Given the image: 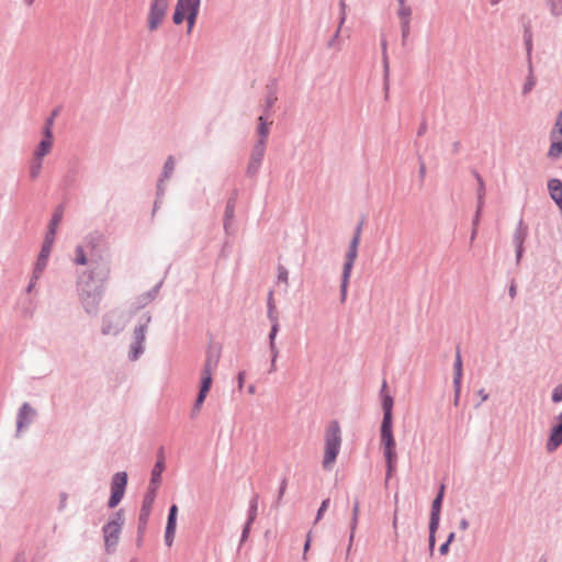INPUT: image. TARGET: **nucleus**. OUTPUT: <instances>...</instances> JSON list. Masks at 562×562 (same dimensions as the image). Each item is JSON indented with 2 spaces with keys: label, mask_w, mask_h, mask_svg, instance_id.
<instances>
[{
  "label": "nucleus",
  "mask_w": 562,
  "mask_h": 562,
  "mask_svg": "<svg viewBox=\"0 0 562 562\" xmlns=\"http://www.w3.org/2000/svg\"><path fill=\"white\" fill-rule=\"evenodd\" d=\"M255 391H256V389H255V386H254V385H250V386L248 387V392H249L250 394H254V393H255Z\"/></svg>",
  "instance_id": "69168bd1"
},
{
  "label": "nucleus",
  "mask_w": 562,
  "mask_h": 562,
  "mask_svg": "<svg viewBox=\"0 0 562 562\" xmlns=\"http://www.w3.org/2000/svg\"><path fill=\"white\" fill-rule=\"evenodd\" d=\"M99 240H101V236H99V235H91V236H90V238H89V243H90L92 246H94V241L97 243V241H99Z\"/></svg>",
  "instance_id": "864d4df0"
},
{
  "label": "nucleus",
  "mask_w": 562,
  "mask_h": 562,
  "mask_svg": "<svg viewBox=\"0 0 562 562\" xmlns=\"http://www.w3.org/2000/svg\"><path fill=\"white\" fill-rule=\"evenodd\" d=\"M550 136H560L562 137V111L559 113L554 127L552 128Z\"/></svg>",
  "instance_id": "c756f323"
},
{
  "label": "nucleus",
  "mask_w": 562,
  "mask_h": 562,
  "mask_svg": "<svg viewBox=\"0 0 562 562\" xmlns=\"http://www.w3.org/2000/svg\"><path fill=\"white\" fill-rule=\"evenodd\" d=\"M109 273H110V269H109V267H106V268L104 269V279H106V278H108Z\"/></svg>",
  "instance_id": "774afa93"
},
{
  "label": "nucleus",
  "mask_w": 562,
  "mask_h": 562,
  "mask_svg": "<svg viewBox=\"0 0 562 562\" xmlns=\"http://www.w3.org/2000/svg\"><path fill=\"white\" fill-rule=\"evenodd\" d=\"M328 503H329V501H328V499H326V501H324V502L322 503V506H321V508L318 509L317 519H319V518H321V516L323 515L324 510L327 508Z\"/></svg>",
  "instance_id": "de8ad7c7"
},
{
  "label": "nucleus",
  "mask_w": 562,
  "mask_h": 562,
  "mask_svg": "<svg viewBox=\"0 0 562 562\" xmlns=\"http://www.w3.org/2000/svg\"><path fill=\"white\" fill-rule=\"evenodd\" d=\"M449 546L447 542H443L440 548H439V552L440 554L445 555L449 552Z\"/></svg>",
  "instance_id": "8fccbe9b"
},
{
  "label": "nucleus",
  "mask_w": 562,
  "mask_h": 562,
  "mask_svg": "<svg viewBox=\"0 0 562 562\" xmlns=\"http://www.w3.org/2000/svg\"><path fill=\"white\" fill-rule=\"evenodd\" d=\"M52 125H53V119H49L44 128V137L34 151V157L37 160H42L43 157H45L52 150V147H53Z\"/></svg>",
  "instance_id": "6e6552de"
},
{
  "label": "nucleus",
  "mask_w": 562,
  "mask_h": 562,
  "mask_svg": "<svg viewBox=\"0 0 562 562\" xmlns=\"http://www.w3.org/2000/svg\"><path fill=\"white\" fill-rule=\"evenodd\" d=\"M351 268V252L347 254V260L344 266V277L341 283V301L345 302L347 300V291H348V276L349 269Z\"/></svg>",
  "instance_id": "6ab92c4d"
},
{
  "label": "nucleus",
  "mask_w": 562,
  "mask_h": 562,
  "mask_svg": "<svg viewBox=\"0 0 562 562\" xmlns=\"http://www.w3.org/2000/svg\"><path fill=\"white\" fill-rule=\"evenodd\" d=\"M548 190L552 200L562 195V181L553 178L548 181Z\"/></svg>",
  "instance_id": "412c9836"
},
{
  "label": "nucleus",
  "mask_w": 562,
  "mask_h": 562,
  "mask_svg": "<svg viewBox=\"0 0 562 562\" xmlns=\"http://www.w3.org/2000/svg\"><path fill=\"white\" fill-rule=\"evenodd\" d=\"M459 528L461 530H467L469 528V521L465 518H462L459 524Z\"/></svg>",
  "instance_id": "3c124183"
},
{
  "label": "nucleus",
  "mask_w": 562,
  "mask_h": 562,
  "mask_svg": "<svg viewBox=\"0 0 562 562\" xmlns=\"http://www.w3.org/2000/svg\"><path fill=\"white\" fill-rule=\"evenodd\" d=\"M551 400L553 403L562 402V383L553 389Z\"/></svg>",
  "instance_id": "72a5a7b5"
},
{
  "label": "nucleus",
  "mask_w": 562,
  "mask_h": 562,
  "mask_svg": "<svg viewBox=\"0 0 562 562\" xmlns=\"http://www.w3.org/2000/svg\"><path fill=\"white\" fill-rule=\"evenodd\" d=\"M427 132V122L426 120H423L418 130H417V136H423Z\"/></svg>",
  "instance_id": "c03bdc74"
},
{
  "label": "nucleus",
  "mask_w": 562,
  "mask_h": 562,
  "mask_svg": "<svg viewBox=\"0 0 562 562\" xmlns=\"http://www.w3.org/2000/svg\"><path fill=\"white\" fill-rule=\"evenodd\" d=\"M123 524V514L117 512L113 518L103 527L104 541L108 550H111L116 546Z\"/></svg>",
  "instance_id": "39448f33"
},
{
  "label": "nucleus",
  "mask_w": 562,
  "mask_h": 562,
  "mask_svg": "<svg viewBox=\"0 0 562 562\" xmlns=\"http://www.w3.org/2000/svg\"><path fill=\"white\" fill-rule=\"evenodd\" d=\"M418 176H419L420 182H423L425 179V176H426V165L422 157H419Z\"/></svg>",
  "instance_id": "ea45409f"
},
{
  "label": "nucleus",
  "mask_w": 562,
  "mask_h": 562,
  "mask_svg": "<svg viewBox=\"0 0 562 562\" xmlns=\"http://www.w3.org/2000/svg\"><path fill=\"white\" fill-rule=\"evenodd\" d=\"M546 2L553 16L562 15V0H546Z\"/></svg>",
  "instance_id": "a878e982"
},
{
  "label": "nucleus",
  "mask_w": 562,
  "mask_h": 562,
  "mask_svg": "<svg viewBox=\"0 0 562 562\" xmlns=\"http://www.w3.org/2000/svg\"><path fill=\"white\" fill-rule=\"evenodd\" d=\"M213 376L211 375H201V385L200 391L198 394V397L195 400V403L193 405L192 414L195 416L200 413L201 407L210 392V389L212 386Z\"/></svg>",
  "instance_id": "f8f14e48"
},
{
  "label": "nucleus",
  "mask_w": 562,
  "mask_h": 562,
  "mask_svg": "<svg viewBox=\"0 0 562 562\" xmlns=\"http://www.w3.org/2000/svg\"><path fill=\"white\" fill-rule=\"evenodd\" d=\"M445 495V485L441 484L438 494L432 501L429 520V549L432 552L436 542V531L439 527L441 506Z\"/></svg>",
  "instance_id": "20e7f679"
},
{
  "label": "nucleus",
  "mask_w": 562,
  "mask_h": 562,
  "mask_svg": "<svg viewBox=\"0 0 562 562\" xmlns=\"http://www.w3.org/2000/svg\"><path fill=\"white\" fill-rule=\"evenodd\" d=\"M508 294L512 299H515L517 295V284L515 280H512L509 288H508Z\"/></svg>",
  "instance_id": "79ce46f5"
},
{
  "label": "nucleus",
  "mask_w": 562,
  "mask_h": 562,
  "mask_svg": "<svg viewBox=\"0 0 562 562\" xmlns=\"http://www.w3.org/2000/svg\"><path fill=\"white\" fill-rule=\"evenodd\" d=\"M278 279L283 282H286L288 281V271L285 269L281 268L279 270Z\"/></svg>",
  "instance_id": "49530a36"
},
{
  "label": "nucleus",
  "mask_w": 562,
  "mask_h": 562,
  "mask_svg": "<svg viewBox=\"0 0 562 562\" xmlns=\"http://www.w3.org/2000/svg\"><path fill=\"white\" fill-rule=\"evenodd\" d=\"M75 262L77 265H81V266H85L88 262L87 257H86L85 251H83V248L81 246H78L76 248Z\"/></svg>",
  "instance_id": "7c9ffc66"
},
{
  "label": "nucleus",
  "mask_w": 562,
  "mask_h": 562,
  "mask_svg": "<svg viewBox=\"0 0 562 562\" xmlns=\"http://www.w3.org/2000/svg\"><path fill=\"white\" fill-rule=\"evenodd\" d=\"M34 416L35 411L29 404H24L20 409L18 430H21L24 426L29 425Z\"/></svg>",
  "instance_id": "f3484780"
},
{
  "label": "nucleus",
  "mask_w": 562,
  "mask_h": 562,
  "mask_svg": "<svg viewBox=\"0 0 562 562\" xmlns=\"http://www.w3.org/2000/svg\"><path fill=\"white\" fill-rule=\"evenodd\" d=\"M168 8V0H153L148 14V29L156 30L162 22Z\"/></svg>",
  "instance_id": "0eeeda50"
},
{
  "label": "nucleus",
  "mask_w": 562,
  "mask_h": 562,
  "mask_svg": "<svg viewBox=\"0 0 562 562\" xmlns=\"http://www.w3.org/2000/svg\"><path fill=\"white\" fill-rule=\"evenodd\" d=\"M398 3L397 16L400 21H411L412 8L406 4V0Z\"/></svg>",
  "instance_id": "b1692460"
},
{
  "label": "nucleus",
  "mask_w": 562,
  "mask_h": 562,
  "mask_svg": "<svg viewBox=\"0 0 562 562\" xmlns=\"http://www.w3.org/2000/svg\"><path fill=\"white\" fill-rule=\"evenodd\" d=\"M557 423L552 426L546 443L548 452L555 451L562 445V412L555 417Z\"/></svg>",
  "instance_id": "9d476101"
},
{
  "label": "nucleus",
  "mask_w": 562,
  "mask_h": 562,
  "mask_svg": "<svg viewBox=\"0 0 562 562\" xmlns=\"http://www.w3.org/2000/svg\"><path fill=\"white\" fill-rule=\"evenodd\" d=\"M536 86V77L533 75L532 64L528 65V76L522 87V94H528Z\"/></svg>",
  "instance_id": "5701e85b"
},
{
  "label": "nucleus",
  "mask_w": 562,
  "mask_h": 562,
  "mask_svg": "<svg viewBox=\"0 0 562 562\" xmlns=\"http://www.w3.org/2000/svg\"><path fill=\"white\" fill-rule=\"evenodd\" d=\"M551 145L548 151V157L550 159H558L562 155V137L560 136H550Z\"/></svg>",
  "instance_id": "a211bd4d"
},
{
  "label": "nucleus",
  "mask_w": 562,
  "mask_h": 562,
  "mask_svg": "<svg viewBox=\"0 0 562 562\" xmlns=\"http://www.w3.org/2000/svg\"><path fill=\"white\" fill-rule=\"evenodd\" d=\"M127 484L126 472H117L111 483V497L109 499V507H115L124 496L125 487Z\"/></svg>",
  "instance_id": "423d86ee"
},
{
  "label": "nucleus",
  "mask_w": 562,
  "mask_h": 562,
  "mask_svg": "<svg viewBox=\"0 0 562 562\" xmlns=\"http://www.w3.org/2000/svg\"><path fill=\"white\" fill-rule=\"evenodd\" d=\"M532 40V31L530 22L524 24V41Z\"/></svg>",
  "instance_id": "4c0bfd02"
},
{
  "label": "nucleus",
  "mask_w": 562,
  "mask_h": 562,
  "mask_svg": "<svg viewBox=\"0 0 562 562\" xmlns=\"http://www.w3.org/2000/svg\"><path fill=\"white\" fill-rule=\"evenodd\" d=\"M156 494H157L156 486H149L148 492L146 493V495L144 497L142 513H140V520H143L144 522H146V520L151 512V507L155 502Z\"/></svg>",
  "instance_id": "2eb2a0df"
},
{
  "label": "nucleus",
  "mask_w": 562,
  "mask_h": 562,
  "mask_svg": "<svg viewBox=\"0 0 562 562\" xmlns=\"http://www.w3.org/2000/svg\"><path fill=\"white\" fill-rule=\"evenodd\" d=\"M199 3L200 0H178L173 13V22L180 24L187 19L189 30H191L198 15Z\"/></svg>",
  "instance_id": "7ed1b4c3"
},
{
  "label": "nucleus",
  "mask_w": 562,
  "mask_h": 562,
  "mask_svg": "<svg viewBox=\"0 0 562 562\" xmlns=\"http://www.w3.org/2000/svg\"><path fill=\"white\" fill-rule=\"evenodd\" d=\"M258 121H259V125H258L259 142L255 146V157H254V160L256 162V167L261 161V158H262L263 153H265L266 139H267L268 134H269V123H267L265 121L263 116H259Z\"/></svg>",
  "instance_id": "1a4fd4ad"
},
{
  "label": "nucleus",
  "mask_w": 562,
  "mask_h": 562,
  "mask_svg": "<svg viewBox=\"0 0 562 562\" xmlns=\"http://www.w3.org/2000/svg\"><path fill=\"white\" fill-rule=\"evenodd\" d=\"M559 209L562 211V195L553 200Z\"/></svg>",
  "instance_id": "4d7b16f0"
},
{
  "label": "nucleus",
  "mask_w": 562,
  "mask_h": 562,
  "mask_svg": "<svg viewBox=\"0 0 562 562\" xmlns=\"http://www.w3.org/2000/svg\"><path fill=\"white\" fill-rule=\"evenodd\" d=\"M453 370H454L453 386L461 385V382H462V358H461L459 348L457 349Z\"/></svg>",
  "instance_id": "aec40b11"
},
{
  "label": "nucleus",
  "mask_w": 562,
  "mask_h": 562,
  "mask_svg": "<svg viewBox=\"0 0 562 562\" xmlns=\"http://www.w3.org/2000/svg\"><path fill=\"white\" fill-rule=\"evenodd\" d=\"M474 177L477 181V205L480 207H483L484 205V195H485V184H484V181L482 179V177L480 176V173H477L476 171L474 172Z\"/></svg>",
  "instance_id": "393cba45"
},
{
  "label": "nucleus",
  "mask_w": 562,
  "mask_h": 562,
  "mask_svg": "<svg viewBox=\"0 0 562 562\" xmlns=\"http://www.w3.org/2000/svg\"><path fill=\"white\" fill-rule=\"evenodd\" d=\"M176 530L175 529H167L165 533V542L168 547L172 546L173 538H175Z\"/></svg>",
  "instance_id": "c9c22d12"
},
{
  "label": "nucleus",
  "mask_w": 562,
  "mask_h": 562,
  "mask_svg": "<svg viewBox=\"0 0 562 562\" xmlns=\"http://www.w3.org/2000/svg\"><path fill=\"white\" fill-rule=\"evenodd\" d=\"M382 50H383V66H384V72H385V80H387V74H389V60L386 56V40H382ZM385 89H387V81H385Z\"/></svg>",
  "instance_id": "c85d7f7f"
},
{
  "label": "nucleus",
  "mask_w": 562,
  "mask_h": 562,
  "mask_svg": "<svg viewBox=\"0 0 562 562\" xmlns=\"http://www.w3.org/2000/svg\"><path fill=\"white\" fill-rule=\"evenodd\" d=\"M393 528L396 530L397 528V517L396 515L394 516V519H393Z\"/></svg>",
  "instance_id": "0e129e2a"
},
{
  "label": "nucleus",
  "mask_w": 562,
  "mask_h": 562,
  "mask_svg": "<svg viewBox=\"0 0 562 562\" xmlns=\"http://www.w3.org/2000/svg\"><path fill=\"white\" fill-rule=\"evenodd\" d=\"M136 336H137V338L144 339V331L142 328L136 330Z\"/></svg>",
  "instance_id": "052dcab7"
},
{
  "label": "nucleus",
  "mask_w": 562,
  "mask_h": 562,
  "mask_svg": "<svg viewBox=\"0 0 562 562\" xmlns=\"http://www.w3.org/2000/svg\"><path fill=\"white\" fill-rule=\"evenodd\" d=\"M358 504H353V526L357 521Z\"/></svg>",
  "instance_id": "6e6d98bb"
},
{
  "label": "nucleus",
  "mask_w": 562,
  "mask_h": 562,
  "mask_svg": "<svg viewBox=\"0 0 562 562\" xmlns=\"http://www.w3.org/2000/svg\"><path fill=\"white\" fill-rule=\"evenodd\" d=\"M482 209L483 207H480L479 205H476V212H475V215H474V218H473V222H472V227L477 228L479 223H480V217H481Z\"/></svg>",
  "instance_id": "a19ab883"
},
{
  "label": "nucleus",
  "mask_w": 562,
  "mask_h": 562,
  "mask_svg": "<svg viewBox=\"0 0 562 562\" xmlns=\"http://www.w3.org/2000/svg\"><path fill=\"white\" fill-rule=\"evenodd\" d=\"M524 43H525L526 53H527V61H528V65H530V64H532L531 63L532 40L524 41Z\"/></svg>",
  "instance_id": "58836bf2"
},
{
  "label": "nucleus",
  "mask_w": 562,
  "mask_h": 562,
  "mask_svg": "<svg viewBox=\"0 0 562 562\" xmlns=\"http://www.w3.org/2000/svg\"><path fill=\"white\" fill-rule=\"evenodd\" d=\"M502 0H490L492 5H497Z\"/></svg>",
  "instance_id": "338daca9"
},
{
  "label": "nucleus",
  "mask_w": 562,
  "mask_h": 562,
  "mask_svg": "<svg viewBox=\"0 0 562 562\" xmlns=\"http://www.w3.org/2000/svg\"><path fill=\"white\" fill-rule=\"evenodd\" d=\"M454 390V396H453V404L454 406L459 405L460 394H461V385L453 386Z\"/></svg>",
  "instance_id": "37998d69"
},
{
  "label": "nucleus",
  "mask_w": 562,
  "mask_h": 562,
  "mask_svg": "<svg viewBox=\"0 0 562 562\" xmlns=\"http://www.w3.org/2000/svg\"><path fill=\"white\" fill-rule=\"evenodd\" d=\"M453 539H454V532H451V533L448 536V538H447L446 542H447L448 544H450V543L453 541Z\"/></svg>",
  "instance_id": "bf43d9fd"
},
{
  "label": "nucleus",
  "mask_w": 562,
  "mask_h": 562,
  "mask_svg": "<svg viewBox=\"0 0 562 562\" xmlns=\"http://www.w3.org/2000/svg\"><path fill=\"white\" fill-rule=\"evenodd\" d=\"M273 314H274V306L272 304V293H270V295H269V317L273 322L271 333H270L271 349L273 351L271 370H274V368H276L274 363H276V358H277L278 351L276 350V347H274V338H276L278 329H279V324H278L277 317L273 316Z\"/></svg>",
  "instance_id": "4468645a"
},
{
  "label": "nucleus",
  "mask_w": 562,
  "mask_h": 562,
  "mask_svg": "<svg viewBox=\"0 0 562 562\" xmlns=\"http://www.w3.org/2000/svg\"><path fill=\"white\" fill-rule=\"evenodd\" d=\"M173 168H175V160L172 157H169L165 164V170H164V173H165V177H169L170 173L173 171Z\"/></svg>",
  "instance_id": "f704fd0d"
},
{
  "label": "nucleus",
  "mask_w": 562,
  "mask_h": 562,
  "mask_svg": "<svg viewBox=\"0 0 562 562\" xmlns=\"http://www.w3.org/2000/svg\"><path fill=\"white\" fill-rule=\"evenodd\" d=\"M477 395L481 397L482 402L488 398V394L484 391V389L479 390Z\"/></svg>",
  "instance_id": "603ef678"
},
{
  "label": "nucleus",
  "mask_w": 562,
  "mask_h": 562,
  "mask_svg": "<svg viewBox=\"0 0 562 562\" xmlns=\"http://www.w3.org/2000/svg\"><path fill=\"white\" fill-rule=\"evenodd\" d=\"M400 23L402 33V44L405 45L411 32V21H400Z\"/></svg>",
  "instance_id": "cd10ccee"
},
{
  "label": "nucleus",
  "mask_w": 562,
  "mask_h": 562,
  "mask_svg": "<svg viewBox=\"0 0 562 562\" xmlns=\"http://www.w3.org/2000/svg\"><path fill=\"white\" fill-rule=\"evenodd\" d=\"M528 235L527 227L524 225L522 220L519 221L515 233L513 235V243L516 248V262L517 265L520 262L522 254H524V243L526 240V237Z\"/></svg>",
  "instance_id": "9b49d317"
},
{
  "label": "nucleus",
  "mask_w": 562,
  "mask_h": 562,
  "mask_svg": "<svg viewBox=\"0 0 562 562\" xmlns=\"http://www.w3.org/2000/svg\"><path fill=\"white\" fill-rule=\"evenodd\" d=\"M363 222L361 221L360 224L357 226L356 232L353 233V260L357 257V247L360 239V231L362 227Z\"/></svg>",
  "instance_id": "473e14b6"
},
{
  "label": "nucleus",
  "mask_w": 562,
  "mask_h": 562,
  "mask_svg": "<svg viewBox=\"0 0 562 562\" xmlns=\"http://www.w3.org/2000/svg\"><path fill=\"white\" fill-rule=\"evenodd\" d=\"M340 429L336 422L328 425L325 434V453L323 459V468L331 469L340 449Z\"/></svg>",
  "instance_id": "f03ea898"
},
{
  "label": "nucleus",
  "mask_w": 562,
  "mask_h": 562,
  "mask_svg": "<svg viewBox=\"0 0 562 562\" xmlns=\"http://www.w3.org/2000/svg\"><path fill=\"white\" fill-rule=\"evenodd\" d=\"M476 234H477V228L472 227L471 240H473L475 238Z\"/></svg>",
  "instance_id": "e2e57ef3"
},
{
  "label": "nucleus",
  "mask_w": 562,
  "mask_h": 562,
  "mask_svg": "<svg viewBox=\"0 0 562 562\" xmlns=\"http://www.w3.org/2000/svg\"><path fill=\"white\" fill-rule=\"evenodd\" d=\"M164 471V460L159 459L151 471V480L149 486H158Z\"/></svg>",
  "instance_id": "4be33fe9"
},
{
  "label": "nucleus",
  "mask_w": 562,
  "mask_h": 562,
  "mask_svg": "<svg viewBox=\"0 0 562 562\" xmlns=\"http://www.w3.org/2000/svg\"><path fill=\"white\" fill-rule=\"evenodd\" d=\"M221 359V351L216 348H211L207 350L206 359L201 371V375H211L215 373Z\"/></svg>",
  "instance_id": "ddd939ff"
},
{
  "label": "nucleus",
  "mask_w": 562,
  "mask_h": 562,
  "mask_svg": "<svg viewBox=\"0 0 562 562\" xmlns=\"http://www.w3.org/2000/svg\"><path fill=\"white\" fill-rule=\"evenodd\" d=\"M386 382L382 384V409L383 418L380 428L381 445L383 447V456L386 462V479H390L395 470L397 454L395 451L396 442L393 436V405L394 400L391 395L384 394Z\"/></svg>",
  "instance_id": "f257e3e1"
},
{
  "label": "nucleus",
  "mask_w": 562,
  "mask_h": 562,
  "mask_svg": "<svg viewBox=\"0 0 562 562\" xmlns=\"http://www.w3.org/2000/svg\"><path fill=\"white\" fill-rule=\"evenodd\" d=\"M61 221V213H55L50 223V229L49 233L53 231H56V227L58 226L59 222Z\"/></svg>",
  "instance_id": "e433bc0d"
},
{
  "label": "nucleus",
  "mask_w": 562,
  "mask_h": 562,
  "mask_svg": "<svg viewBox=\"0 0 562 562\" xmlns=\"http://www.w3.org/2000/svg\"><path fill=\"white\" fill-rule=\"evenodd\" d=\"M460 146H461V144L459 140L454 142L452 145L453 153H458L460 150Z\"/></svg>",
  "instance_id": "5fc2aeb1"
},
{
  "label": "nucleus",
  "mask_w": 562,
  "mask_h": 562,
  "mask_svg": "<svg viewBox=\"0 0 562 562\" xmlns=\"http://www.w3.org/2000/svg\"><path fill=\"white\" fill-rule=\"evenodd\" d=\"M232 216H233V207L227 206V210H226V217H232Z\"/></svg>",
  "instance_id": "680f3d73"
},
{
  "label": "nucleus",
  "mask_w": 562,
  "mask_h": 562,
  "mask_svg": "<svg viewBox=\"0 0 562 562\" xmlns=\"http://www.w3.org/2000/svg\"><path fill=\"white\" fill-rule=\"evenodd\" d=\"M41 168H42V160H37L34 158V161L32 162L31 165V177L33 179L37 178L40 172H41Z\"/></svg>",
  "instance_id": "2f4dec72"
},
{
  "label": "nucleus",
  "mask_w": 562,
  "mask_h": 562,
  "mask_svg": "<svg viewBox=\"0 0 562 562\" xmlns=\"http://www.w3.org/2000/svg\"><path fill=\"white\" fill-rule=\"evenodd\" d=\"M237 380H238V389L241 390L244 386V382H245V372H239Z\"/></svg>",
  "instance_id": "09e8293b"
},
{
  "label": "nucleus",
  "mask_w": 562,
  "mask_h": 562,
  "mask_svg": "<svg viewBox=\"0 0 562 562\" xmlns=\"http://www.w3.org/2000/svg\"><path fill=\"white\" fill-rule=\"evenodd\" d=\"M54 231L52 233H49L46 238H45V241L43 244V247H42V250L40 252V256H38V261H37V268L38 269H43L46 265V261H47V258L50 254V250H52V246H53V243H54Z\"/></svg>",
  "instance_id": "dca6fc26"
},
{
  "label": "nucleus",
  "mask_w": 562,
  "mask_h": 562,
  "mask_svg": "<svg viewBox=\"0 0 562 562\" xmlns=\"http://www.w3.org/2000/svg\"><path fill=\"white\" fill-rule=\"evenodd\" d=\"M285 490H286V481H282L281 484H280V487H279V495H278V501L280 502L285 493Z\"/></svg>",
  "instance_id": "a18cd8bd"
},
{
  "label": "nucleus",
  "mask_w": 562,
  "mask_h": 562,
  "mask_svg": "<svg viewBox=\"0 0 562 562\" xmlns=\"http://www.w3.org/2000/svg\"><path fill=\"white\" fill-rule=\"evenodd\" d=\"M177 514H178V507H177V505H172L169 509L168 521H167V526H166L167 529L176 530Z\"/></svg>",
  "instance_id": "bb28decb"
},
{
  "label": "nucleus",
  "mask_w": 562,
  "mask_h": 562,
  "mask_svg": "<svg viewBox=\"0 0 562 562\" xmlns=\"http://www.w3.org/2000/svg\"><path fill=\"white\" fill-rule=\"evenodd\" d=\"M276 100H277V98L274 95L268 98V101H267L268 106L269 108L272 106Z\"/></svg>",
  "instance_id": "13d9d810"
}]
</instances>
